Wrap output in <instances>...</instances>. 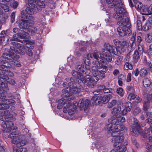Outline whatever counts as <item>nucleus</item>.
<instances>
[{
    "label": "nucleus",
    "instance_id": "nucleus-17",
    "mask_svg": "<svg viewBox=\"0 0 152 152\" xmlns=\"http://www.w3.org/2000/svg\"><path fill=\"white\" fill-rule=\"evenodd\" d=\"M125 121V118L124 117L113 115L111 118V123L113 125L116 126L120 124V122H124Z\"/></svg>",
    "mask_w": 152,
    "mask_h": 152
},
{
    "label": "nucleus",
    "instance_id": "nucleus-33",
    "mask_svg": "<svg viewBox=\"0 0 152 152\" xmlns=\"http://www.w3.org/2000/svg\"><path fill=\"white\" fill-rule=\"evenodd\" d=\"M137 95L133 93H130L128 96L127 98L129 101L134 100Z\"/></svg>",
    "mask_w": 152,
    "mask_h": 152
},
{
    "label": "nucleus",
    "instance_id": "nucleus-53",
    "mask_svg": "<svg viewBox=\"0 0 152 152\" xmlns=\"http://www.w3.org/2000/svg\"><path fill=\"white\" fill-rule=\"evenodd\" d=\"M18 3L17 1H15L12 3V7L13 8L15 9L18 7Z\"/></svg>",
    "mask_w": 152,
    "mask_h": 152
},
{
    "label": "nucleus",
    "instance_id": "nucleus-16",
    "mask_svg": "<svg viewBox=\"0 0 152 152\" xmlns=\"http://www.w3.org/2000/svg\"><path fill=\"white\" fill-rule=\"evenodd\" d=\"M31 25V24L28 30H25V34H26L27 35V34L33 35L35 34H38L39 33V31L41 30L40 27L38 26L32 27Z\"/></svg>",
    "mask_w": 152,
    "mask_h": 152
},
{
    "label": "nucleus",
    "instance_id": "nucleus-12",
    "mask_svg": "<svg viewBox=\"0 0 152 152\" xmlns=\"http://www.w3.org/2000/svg\"><path fill=\"white\" fill-rule=\"evenodd\" d=\"M13 124L11 121H6L2 122L1 126L3 129V130L4 133H9L11 132L12 129Z\"/></svg>",
    "mask_w": 152,
    "mask_h": 152
},
{
    "label": "nucleus",
    "instance_id": "nucleus-49",
    "mask_svg": "<svg viewBox=\"0 0 152 152\" xmlns=\"http://www.w3.org/2000/svg\"><path fill=\"white\" fill-rule=\"evenodd\" d=\"M141 112V110L139 107L136 108L134 111V115H137L138 114Z\"/></svg>",
    "mask_w": 152,
    "mask_h": 152
},
{
    "label": "nucleus",
    "instance_id": "nucleus-20",
    "mask_svg": "<svg viewBox=\"0 0 152 152\" xmlns=\"http://www.w3.org/2000/svg\"><path fill=\"white\" fill-rule=\"evenodd\" d=\"M113 130L111 131L110 132L112 133V136H115L117 135L116 134H118V132L122 131L124 130V126L121 124H120L114 126Z\"/></svg>",
    "mask_w": 152,
    "mask_h": 152
},
{
    "label": "nucleus",
    "instance_id": "nucleus-40",
    "mask_svg": "<svg viewBox=\"0 0 152 152\" xmlns=\"http://www.w3.org/2000/svg\"><path fill=\"white\" fill-rule=\"evenodd\" d=\"M117 93L121 96H123L124 94V92L123 89L121 88H119L117 89Z\"/></svg>",
    "mask_w": 152,
    "mask_h": 152
},
{
    "label": "nucleus",
    "instance_id": "nucleus-23",
    "mask_svg": "<svg viewBox=\"0 0 152 152\" xmlns=\"http://www.w3.org/2000/svg\"><path fill=\"white\" fill-rule=\"evenodd\" d=\"M100 98H101L100 96H94L91 99V102L93 105L99 104L101 102Z\"/></svg>",
    "mask_w": 152,
    "mask_h": 152
},
{
    "label": "nucleus",
    "instance_id": "nucleus-36",
    "mask_svg": "<svg viewBox=\"0 0 152 152\" xmlns=\"http://www.w3.org/2000/svg\"><path fill=\"white\" fill-rule=\"evenodd\" d=\"M136 35V32L135 31L133 32V33L132 37L131 39V41L132 42V46L135 45V37Z\"/></svg>",
    "mask_w": 152,
    "mask_h": 152
},
{
    "label": "nucleus",
    "instance_id": "nucleus-19",
    "mask_svg": "<svg viewBox=\"0 0 152 152\" xmlns=\"http://www.w3.org/2000/svg\"><path fill=\"white\" fill-rule=\"evenodd\" d=\"M123 104V102L121 101H118L117 106L115 107L112 110L111 113L113 115L119 116V114L121 110V106Z\"/></svg>",
    "mask_w": 152,
    "mask_h": 152
},
{
    "label": "nucleus",
    "instance_id": "nucleus-58",
    "mask_svg": "<svg viewBox=\"0 0 152 152\" xmlns=\"http://www.w3.org/2000/svg\"><path fill=\"white\" fill-rule=\"evenodd\" d=\"M142 100V99L140 98L139 96H137L134 101L136 102L139 103L141 102Z\"/></svg>",
    "mask_w": 152,
    "mask_h": 152
},
{
    "label": "nucleus",
    "instance_id": "nucleus-22",
    "mask_svg": "<svg viewBox=\"0 0 152 152\" xmlns=\"http://www.w3.org/2000/svg\"><path fill=\"white\" fill-rule=\"evenodd\" d=\"M142 12L145 15H149L152 14V4L149 7H144L142 9Z\"/></svg>",
    "mask_w": 152,
    "mask_h": 152
},
{
    "label": "nucleus",
    "instance_id": "nucleus-8",
    "mask_svg": "<svg viewBox=\"0 0 152 152\" xmlns=\"http://www.w3.org/2000/svg\"><path fill=\"white\" fill-rule=\"evenodd\" d=\"M125 22L122 23L121 22L118 23L119 26L117 29L119 35L121 36L129 35L131 34L132 32L129 28L130 25L129 17H126Z\"/></svg>",
    "mask_w": 152,
    "mask_h": 152
},
{
    "label": "nucleus",
    "instance_id": "nucleus-48",
    "mask_svg": "<svg viewBox=\"0 0 152 152\" xmlns=\"http://www.w3.org/2000/svg\"><path fill=\"white\" fill-rule=\"evenodd\" d=\"M139 53L137 50L134 51L133 54V58L135 59H137L139 57Z\"/></svg>",
    "mask_w": 152,
    "mask_h": 152
},
{
    "label": "nucleus",
    "instance_id": "nucleus-29",
    "mask_svg": "<svg viewBox=\"0 0 152 152\" xmlns=\"http://www.w3.org/2000/svg\"><path fill=\"white\" fill-rule=\"evenodd\" d=\"M145 41L147 42L151 43L152 42V34H146Z\"/></svg>",
    "mask_w": 152,
    "mask_h": 152
},
{
    "label": "nucleus",
    "instance_id": "nucleus-2",
    "mask_svg": "<svg viewBox=\"0 0 152 152\" xmlns=\"http://www.w3.org/2000/svg\"><path fill=\"white\" fill-rule=\"evenodd\" d=\"M11 44L13 46H10L11 53H5L0 58V61L1 65H0V69L4 71L10 72V67L12 66L10 62L13 58L16 57L17 53L22 55L25 54L26 47L23 45L15 42H12Z\"/></svg>",
    "mask_w": 152,
    "mask_h": 152
},
{
    "label": "nucleus",
    "instance_id": "nucleus-30",
    "mask_svg": "<svg viewBox=\"0 0 152 152\" xmlns=\"http://www.w3.org/2000/svg\"><path fill=\"white\" fill-rule=\"evenodd\" d=\"M143 83L145 87H148L150 84V82L148 78H145L143 80Z\"/></svg>",
    "mask_w": 152,
    "mask_h": 152
},
{
    "label": "nucleus",
    "instance_id": "nucleus-11",
    "mask_svg": "<svg viewBox=\"0 0 152 152\" xmlns=\"http://www.w3.org/2000/svg\"><path fill=\"white\" fill-rule=\"evenodd\" d=\"M89 100L86 99L84 101L83 99H80L78 102L77 103L76 101H74L73 103V107L75 106L76 107L78 106L80 107V110L84 109L85 110L87 109L89 105Z\"/></svg>",
    "mask_w": 152,
    "mask_h": 152
},
{
    "label": "nucleus",
    "instance_id": "nucleus-3",
    "mask_svg": "<svg viewBox=\"0 0 152 152\" xmlns=\"http://www.w3.org/2000/svg\"><path fill=\"white\" fill-rule=\"evenodd\" d=\"M67 88L66 89H64L62 91L64 94L63 98L58 101V104L57 106L58 109H60L63 107V111L64 113H66L68 111V113L70 115L73 114L74 113L73 110H71L72 108H75V106L73 107V105L72 103V100H73L74 97L73 96V93H69Z\"/></svg>",
    "mask_w": 152,
    "mask_h": 152
},
{
    "label": "nucleus",
    "instance_id": "nucleus-52",
    "mask_svg": "<svg viewBox=\"0 0 152 152\" xmlns=\"http://www.w3.org/2000/svg\"><path fill=\"white\" fill-rule=\"evenodd\" d=\"M15 13L14 12H12L10 16L11 20L12 23H13L15 21Z\"/></svg>",
    "mask_w": 152,
    "mask_h": 152
},
{
    "label": "nucleus",
    "instance_id": "nucleus-34",
    "mask_svg": "<svg viewBox=\"0 0 152 152\" xmlns=\"http://www.w3.org/2000/svg\"><path fill=\"white\" fill-rule=\"evenodd\" d=\"M14 58H13L12 59V61H11V62H10V63L11 64H12L14 66H17V67H20L21 66V64L19 61L15 60L14 61H12V60Z\"/></svg>",
    "mask_w": 152,
    "mask_h": 152
},
{
    "label": "nucleus",
    "instance_id": "nucleus-44",
    "mask_svg": "<svg viewBox=\"0 0 152 152\" xmlns=\"http://www.w3.org/2000/svg\"><path fill=\"white\" fill-rule=\"evenodd\" d=\"M137 26L138 29L139 31L141 30L142 29V26L141 21L140 20H138L137 22Z\"/></svg>",
    "mask_w": 152,
    "mask_h": 152
},
{
    "label": "nucleus",
    "instance_id": "nucleus-61",
    "mask_svg": "<svg viewBox=\"0 0 152 152\" xmlns=\"http://www.w3.org/2000/svg\"><path fill=\"white\" fill-rule=\"evenodd\" d=\"M9 83L12 85H14L15 84V80L12 79H10L8 81Z\"/></svg>",
    "mask_w": 152,
    "mask_h": 152
},
{
    "label": "nucleus",
    "instance_id": "nucleus-32",
    "mask_svg": "<svg viewBox=\"0 0 152 152\" xmlns=\"http://www.w3.org/2000/svg\"><path fill=\"white\" fill-rule=\"evenodd\" d=\"M133 66L132 64L129 63L127 62L125 63L124 66V69L125 70H128V69H132Z\"/></svg>",
    "mask_w": 152,
    "mask_h": 152
},
{
    "label": "nucleus",
    "instance_id": "nucleus-14",
    "mask_svg": "<svg viewBox=\"0 0 152 152\" xmlns=\"http://www.w3.org/2000/svg\"><path fill=\"white\" fill-rule=\"evenodd\" d=\"M116 134V136H113V137L111 140L114 147H117V146L122 144L124 139V137L122 135L118 136V134Z\"/></svg>",
    "mask_w": 152,
    "mask_h": 152
},
{
    "label": "nucleus",
    "instance_id": "nucleus-60",
    "mask_svg": "<svg viewBox=\"0 0 152 152\" xmlns=\"http://www.w3.org/2000/svg\"><path fill=\"white\" fill-rule=\"evenodd\" d=\"M131 80V73H129L127 75V82H130Z\"/></svg>",
    "mask_w": 152,
    "mask_h": 152
},
{
    "label": "nucleus",
    "instance_id": "nucleus-1",
    "mask_svg": "<svg viewBox=\"0 0 152 152\" xmlns=\"http://www.w3.org/2000/svg\"><path fill=\"white\" fill-rule=\"evenodd\" d=\"M94 58L96 60L94 61L93 64H94L92 68V73L93 76L86 75L83 77H81L80 81L86 84L91 88H93L94 86V83L99 80L97 76L102 78L104 77V74L106 71L107 66H105L104 60L105 58L103 57L102 54L97 51H95L93 53H89L87 55V60L85 63L86 64L85 67L89 70L91 67V58Z\"/></svg>",
    "mask_w": 152,
    "mask_h": 152
},
{
    "label": "nucleus",
    "instance_id": "nucleus-45",
    "mask_svg": "<svg viewBox=\"0 0 152 152\" xmlns=\"http://www.w3.org/2000/svg\"><path fill=\"white\" fill-rule=\"evenodd\" d=\"M147 26L148 27L149 29L152 27V18H149L148 21L146 23Z\"/></svg>",
    "mask_w": 152,
    "mask_h": 152
},
{
    "label": "nucleus",
    "instance_id": "nucleus-35",
    "mask_svg": "<svg viewBox=\"0 0 152 152\" xmlns=\"http://www.w3.org/2000/svg\"><path fill=\"white\" fill-rule=\"evenodd\" d=\"M117 103V101L115 100H112L110 102L108 103L107 107L108 108H111L115 106Z\"/></svg>",
    "mask_w": 152,
    "mask_h": 152
},
{
    "label": "nucleus",
    "instance_id": "nucleus-13",
    "mask_svg": "<svg viewBox=\"0 0 152 152\" xmlns=\"http://www.w3.org/2000/svg\"><path fill=\"white\" fill-rule=\"evenodd\" d=\"M29 37L23 33L20 34H15L13 35L12 37L10 39V41H16L23 43V41L20 40V39H28Z\"/></svg>",
    "mask_w": 152,
    "mask_h": 152
},
{
    "label": "nucleus",
    "instance_id": "nucleus-28",
    "mask_svg": "<svg viewBox=\"0 0 152 152\" xmlns=\"http://www.w3.org/2000/svg\"><path fill=\"white\" fill-rule=\"evenodd\" d=\"M13 150L14 152H27V149L24 148H14Z\"/></svg>",
    "mask_w": 152,
    "mask_h": 152
},
{
    "label": "nucleus",
    "instance_id": "nucleus-46",
    "mask_svg": "<svg viewBox=\"0 0 152 152\" xmlns=\"http://www.w3.org/2000/svg\"><path fill=\"white\" fill-rule=\"evenodd\" d=\"M120 42L118 39H115L113 40L114 44L117 47H120L121 45H120Z\"/></svg>",
    "mask_w": 152,
    "mask_h": 152
},
{
    "label": "nucleus",
    "instance_id": "nucleus-18",
    "mask_svg": "<svg viewBox=\"0 0 152 152\" xmlns=\"http://www.w3.org/2000/svg\"><path fill=\"white\" fill-rule=\"evenodd\" d=\"M3 102L4 104L0 103V110L5 109L9 107V104L13 105L15 104L16 102L15 100L12 99H4Z\"/></svg>",
    "mask_w": 152,
    "mask_h": 152
},
{
    "label": "nucleus",
    "instance_id": "nucleus-27",
    "mask_svg": "<svg viewBox=\"0 0 152 152\" xmlns=\"http://www.w3.org/2000/svg\"><path fill=\"white\" fill-rule=\"evenodd\" d=\"M87 55L86 57H85V60L84 61L85 64H81V66L80 65H77L76 66V68L77 70L79 71H82V72H83V70L82 68H84V66L85 67V68L86 69L85 67V66H86V63H85V61L86 60H87Z\"/></svg>",
    "mask_w": 152,
    "mask_h": 152
},
{
    "label": "nucleus",
    "instance_id": "nucleus-38",
    "mask_svg": "<svg viewBox=\"0 0 152 152\" xmlns=\"http://www.w3.org/2000/svg\"><path fill=\"white\" fill-rule=\"evenodd\" d=\"M100 100H101V102H104V103L108 102L109 101L108 98L107 96H104L103 97L101 96Z\"/></svg>",
    "mask_w": 152,
    "mask_h": 152
},
{
    "label": "nucleus",
    "instance_id": "nucleus-10",
    "mask_svg": "<svg viewBox=\"0 0 152 152\" xmlns=\"http://www.w3.org/2000/svg\"><path fill=\"white\" fill-rule=\"evenodd\" d=\"M130 124L132 126L131 133L133 135L138 134L142 132L140 124L136 118L131 117L130 118Z\"/></svg>",
    "mask_w": 152,
    "mask_h": 152
},
{
    "label": "nucleus",
    "instance_id": "nucleus-54",
    "mask_svg": "<svg viewBox=\"0 0 152 152\" xmlns=\"http://www.w3.org/2000/svg\"><path fill=\"white\" fill-rule=\"evenodd\" d=\"M138 50L140 54L142 53L143 52V49L142 46L140 45H139L138 46Z\"/></svg>",
    "mask_w": 152,
    "mask_h": 152
},
{
    "label": "nucleus",
    "instance_id": "nucleus-24",
    "mask_svg": "<svg viewBox=\"0 0 152 152\" xmlns=\"http://www.w3.org/2000/svg\"><path fill=\"white\" fill-rule=\"evenodd\" d=\"M117 146V150L119 152H125L126 150L125 145H123L122 144L120 145H118Z\"/></svg>",
    "mask_w": 152,
    "mask_h": 152
},
{
    "label": "nucleus",
    "instance_id": "nucleus-9",
    "mask_svg": "<svg viewBox=\"0 0 152 152\" xmlns=\"http://www.w3.org/2000/svg\"><path fill=\"white\" fill-rule=\"evenodd\" d=\"M22 136V135L16 134L15 132H13L9 135V137L13 139L11 140V142L16 144L18 147L23 146L27 143L26 140H23L21 138Z\"/></svg>",
    "mask_w": 152,
    "mask_h": 152
},
{
    "label": "nucleus",
    "instance_id": "nucleus-4",
    "mask_svg": "<svg viewBox=\"0 0 152 152\" xmlns=\"http://www.w3.org/2000/svg\"><path fill=\"white\" fill-rule=\"evenodd\" d=\"M40 0H28V7L26 8L25 13L22 15V18L28 19H33L32 15L36 12L37 10L40 11L45 7V5Z\"/></svg>",
    "mask_w": 152,
    "mask_h": 152
},
{
    "label": "nucleus",
    "instance_id": "nucleus-42",
    "mask_svg": "<svg viewBox=\"0 0 152 152\" xmlns=\"http://www.w3.org/2000/svg\"><path fill=\"white\" fill-rule=\"evenodd\" d=\"M123 59V58L122 57H118L116 60L115 64L118 65H120L122 63Z\"/></svg>",
    "mask_w": 152,
    "mask_h": 152
},
{
    "label": "nucleus",
    "instance_id": "nucleus-5",
    "mask_svg": "<svg viewBox=\"0 0 152 152\" xmlns=\"http://www.w3.org/2000/svg\"><path fill=\"white\" fill-rule=\"evenodd\" d=\"M104 47L105 48L102 49V54H102L103 57L108 62H110L112 61V53H113L115 55H119L124 51V50L122 51H120V47H118L116 48L110 45L108 43L104 45Z\"/></svg>",
    "mask_w": 152,
    "mask_h": 152
},
{
    "label": "nucleus",
    "instance_id": "nucleus-31",
    "mask_svg": "<svg viewBox=\"0 0 152 152\" xmlns=\"http://www.w3.org/2000/svg\"><path fill=\"white\" fill-rule=\"evenodd\" d=\"M135 7L138 10H140L142 11V4L140 2L138 1L134 3Z\"/></svg>",
    "mask_w": 152,
    "mask_h": 152
},
{
    "label": "nucleus",
    "instance_id": "nucleus-64",
    "mask_svg": "<svg viewBox=\"0 0 152 152\" xmlns=\"http://www.w3.org/2000/svg\"><path fill=\"white\" fill-rule=\"evenodd\" d=\"M146 122L149 124H152V119L148 118L146 120Z\"/></svg>",
    "mask_w": 152,
    "mask_h": 152
},
{
    "label": "nucleus",
    "instance_id": "nucleus-62",
    "mask_svg": "<svg viewBox=\"0 0 152 152\" xmlns=\"http://www.w3.org/2000/svg\"><path fill=\"white\" fill-rule=\"evenodd\" d=\"M113 73L115 76H116L119 73V71L117 69H115L114 70Z\"/></svg>",
    "mask_w": 152,
    "mask_h": 152
},
{
    "label": "nucleus",
    "instance_id": "nucleus-37",
    "mask_svg": "<svg viewBox=\"0 0 152 152\" xmlns=\"http://www.w3.org/2000/svg\"><path fill=\"white\" fill-rule=\"evenodd\" d=\"M0 6L5 12H8L9 10V7L7 5V4L6 3L1 5H0Z\"/></svg>",
    "mask_w": 152,
    "mask_h": 152
},
{
    "label": "nucleus",
    "instance_id": "nucleus-63",
    "mask_svg": "<svg viewBox=\"0 0 152 152\" xmlns=\"http://www.w3.org/2000/svg\"><path fill=\"white\" fill-rule=\"evenodd\" d=\"M128 111L127 110V109H126L125 108L122 111H121V113L122 115H124L126 114L127 112L128 111Z\"/></svg>",
    "mask_w": 152,
    "mask_h": 152
},
{
    "label": "nucleus",
    "instance_id": "nucleus-41",
    "mask_svg": "<svg viewBox=\"0 0 152 152\" xmlns=\"http://www.w3.org/2000/svg\"><path fill=\"white\" fill-rule=\"evenodd\" d=\"M132 107V104L129 102H128L126 104L125 108L127 109L128 111H130Z\"/></svg>",
    "mask_w": 152,
    "mask_h": 152
},
{
    "label": "nucleus",
    "instance_id": "nucleus-15",
    "mask_svg": "<svg viewBox=\"0 0 152 152\" xmlns=\"http://www.w3.org/2000/svg\"><path fill=\"white\" fill-rule=\"evenodd\" d=\"M18 23L19 27L20 28L23 29V33L25 34V30H28L29 28V26L31 24V22L30 20H22L19 23L18 21L17 22Z\"/></svg>",
    "mask_w": 152,
    "mask_h": 152
},
{
    "label": "nucleus",
    "instance_id": "nucleus-50",
    "mask_svg": "<svg viewBox=\"0 0 152 152\" xmlns=\"http://www.w3.org/2000/svg\"><path fill=\"white\" fill-rule=\"evenodd\" d=\"M146 66L148 69L152 72V65L150 62H148L146 63Z\"/></svg>",
    "mask_w": 152,
    "mask_h": 152
},
{
    "label": "nucleus",
    "instance_id": "nucleus-39",
    "mask_svg": "<svg viewBox=\"0 0 152 152\" xmlns=\"http://www.w3.org/2000/svg\"><path fill=\"white\" fill-rule=\"evenodd\" d=\"M120 45H121L120 47L121 49V48H124L125 47H126L128 45L127 42L126 41H123L122 42H120ZM124 50V49L123 48V50Z\"/></svg>",
    "mask_w": 152,
    "mask_h": 152
},
{
    "label": "nucleus",
    "instance_id": "nucleus-47",
    "mask_svg": "<svg viewBox=\"0 0 152 152\" xmlns=\"http://www.w3.org/2000/svg\"><path fill=\"white\" fill-rule=\"evenodd\" d=\"M113 124L112 123L109 124L107 125L106 126V128L107 129V130L109 131V132L110 133H111L112 134V133L110 132L111 131L113 130V129H110L112 126Z\"/></svg>",
    "mask_w": 152,
    "mask_h": 152
},
{
    "label": "nucleus",
    "instance_id": "nucleus-55",
    "mask_svg": "<svg viewBox=\"0 0 152 152\" xmlns=\"http://www.w3.org/2000/svg\"><path fill=\"white\" fill-rule=\"evenodd\" d=\"M113 91V90L111 89L110 88H106L103 90V92L104 93H108L111 92Z\"/></svg>",
    "mask_w": 152,
    "mask_h": 152
},
{
    "label": "nucleus",
    "instance_id": "nucleus-56",
    "mask_svg": "<svg viewBox=\"0 0 152 152\" xmlns=\"http://www.w3.org/2000/svg\"><path fill=\"white\" fill-rule=\"evenodd\" d=\"M13 33L16 34H20L19 33L20 29L18 28H15L13 29Z\"/></svg>",
    "mask_w": 152,
    "mask_h": 152
},
{
    "label": "nucleus",
    "instance_id": "nucleus-57",
    "mask_svg": "<svg viewBox=\"0 0 152 152\" xmlns=\"http://www.w3.org/2000/svg\"><path fill=\"white\" fill-rule=\"evenodd\" d=\"M142 29L145 31H146L150 29L147 26L146 23L145 25L143 26L142 27Z\"/></svg>",
    "mask_w": 152,
    "mask_h": 152
},
{
    "label": "nucleus",
    "instance_id": "nucleus-59",
    "mask_svg": "<svg viewBox=\"0 0 152 152\" xmlns=\"http://www.w3.org/2000/svg\"><path fill=\"white\" fill-rule=\"evenodd\" d=\"M26 53L29 56H31L33 55L32 51L30 49H28Z\"/></svg>",
    "mask_w": 152,
    "mask_h": 152
},
{
    "label": "nucleus",
    "instance_id": "nucleus-51",
    "mask_svg": "<svg viewBox=\"0 0 152 152\" xmlns=\"http://www.w3.org/2000/svg\"><path fill=\"white\" fill-rule=\"evenodd\" d=\"M147 101L150 102L152 101V93L147 95Z\"/></svg>",
    "mask_w": 152,
    "mask_h": 152
},
{
    "label": "nucleus",
    "instance_id": "nucleus-26",
    "mask_svg": "<svg viewBox=\"0 0 152 152\" xmlns=\"http://www.w3.org/2000/svg\"><path fill=\"white\" fill-rule=\"evenodd\" d=\"M148 74V72L146 69L142 68L140 71V75L142 77H144L146 76Z\"/></svg>",
    "mask_w": 152,
    "mask_h": 152
},
{
    "label": "nucleus",
    "instance_id": "nucleus-43",
    "mask_svg": "<svg viewBox=\"0 0 152 152\" xmlns=\"http://www.w3.org/2000/svg\"><path fill=\"white\" fill-rule=\"evenodd\" d=\"M0 120L1 121H6L10 120L11 118L9 117L8 118V117L6 116L1 115L0 116Z\"/></svg>",
    "mask_w": 152,
    "mask_h": 152
},
{
    "label": "nucleus",
    "instance_id": "nucleus-6",
    "mask_svg": "<svg viewBox=\"0 0 152 152\" xmlns=\"http://www.w3.org/2000/svg\"><path fill=\"white\" fill-rule=\"evenodd\" d=\"M72 75L74 76L72 77L70 79L71 82L69 83V88H67L68 92L69 93H71L73 94H75L81 92L82 90V87L80 86V84L75 82L77 80V77H78V72H77L73 70L72 72Z\"/></svg>",
    "mask_w": 152,
    "mask_h": 152
},
{
    "label": "nucleus",
    "instance_id": "nucleus-25",
    "mask_svg": "<svg viewBox=\"0 0 152 152\" xmlns=\"http://www.w3.org/2000/svg\"><path fill=\"white\" fill-rule=\"evenodd\" d=\"M150 103V102L147 101L144 102L143 109L144 111L146 112L150 110L149 104Z\"/></svg>",
    "mask_w": 152,
    "mask_h": 152
},
{
    "label": "nucleus",
    "instance_id": "nucleus-7",
    "mask_svg": "<svg viewBox=\"0 0 152 152\" xmlns=\"http://www.w3.org/2000/svg\"><path fill=\"white\" fill-rule=\"evenodd\" d=\"M124 5L121 1L118 2V4L114 9L115 12L114 14V18L116 19L118 22L117 23L121 22L122 23L125 22V19L126 17H128L125 16L126 10L124 8Z\"/></svg>",
    "mask_w": 152,
    "mask_h": 152
},
{
    "label": "nucleus",
    "instance_id": "nucleus-21",
    "mask_svg": "<svg viewBox=\"0 0 152 152\" xmlns=\"http://www.w3.org/2000/svg\"><path fill=\"white\" fill-rule=\"evenodd\" d=\"M118 0H106V3L108 4V6L110 8H113L114 7H116L118 2L121 1V0L118 1Z\"/></svg>",
    "mask_w": 152,
    "mask_h": 152
}]
</instances>
